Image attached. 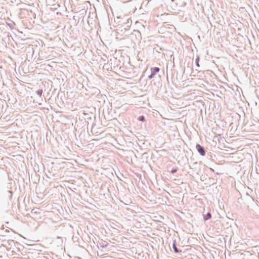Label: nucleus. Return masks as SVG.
I'll return each mask as SVG.
<instances>
[{"instance_id": "nucleus-6", "label": "nucleus", "mask_w": 259, "mask_h": 259, "mask_svg": "<svg viewBox=\"0 0 259 259\" xmlns=\"http://www.w3.org/2000/svg\"><path fill=\"white\" fill-rule=\"evenodd\" d=\"M177 171V169H172L171 171V173H175Z\"/></svg>"}, {"instance_id": "nucleus-1", "label": "nucleus", "mask_w": 259, "mask_h": 259, "mask_svg": "<svg viewBox=\"0 0 259 259\" xmlns=\"http://www.w3.org/2000/svg\"><path fill=\"white\" fill-rule=\"evenodd\" d=\"M196 148L199 153L202 155L204 156L205 154V151L203 148L199 144L196 145Z\"/></svg>"}, {"instance_id": "nucleus-3", "label": "nucleus", "mask_w": 259, "mask_h": 259, "mask_svg": "<svg viewBox=\"0 0 259 259\" xmlns=\"http://www.w3.org/2000/svg\"><path fill=\"white\" fill-rule=\"evenodd\" d=\"M211 217V215L210 213L208 212L205 215V216L204 217V219L205 220H207L208 219H210Z\"/></svg>"}, {"instance_id": "nucleus-4", "label": "nucleus", "mask_w": 259, "mask_h": 259, "mask_svg": "<svg viewBox=\"0 0 259 259\" xmlns=\"http://www.w3.org/2000/svg\"><path fill=\"white\" fill-rule=\"evenodd\" d=\"M138 119H139L140 121H145V117H144V116H140V117L138 118Z\"/></svg>"}, {"instance_id": "nucleus-5", "label": "nucleus", "mask_w": 259, "mask_h": 259, "mask_svg": "<svg viewBox=\"0 0 259 259\" xmlns=\"http://www.w3.org/2000/svg\"><path fill=\"white\" fill-rule=\"evenodd\" d=\"M199 58L198 57L197 58V59H196V65L198 67H199Z\"/></svg>"}, {"instance_id": "nucleus-9", "label": "nucleus", "mask_w": 259, "mask_h": 259, "mask_svg": "<svg viewBox=\"0 0 259 259\" xmlns=\"http://www.w3.org/2000/svg\"><path fill=\"white\" fill-rule=\"evenodd\" d=\"M41 93H42V91H40L39 92V94L41 95Z\"/></svg>"}, {"instance_id": "nucleus-2", "label": "nucleus", "mask_w": 259, "mask_h": 259, "mask_svg": "<svg viewBox=\"0 0 259 259\" xmlns=\"http://www.w3.org/2000/svg\"><path fill=\"white\" fill-rule=\"evenodd\" d=\"M159 68L158 67H154L151 69V72L152 73V75H155L156 73L159 72Z\"/></svg>"}, {"instance_id": "nucleus-8", "label": "nucleus", "mask_w": 259, "mask_h": 259, "mask_svg": "<svg viewBox=\"0 0 259 259\" xmlns=\"http://www.w3.org/2000/svg\"><path fill=\"white\" fill-rule=\"evenodd\" d=\"M154 75H152V73H151V74L149 76V78H151Z\"/></svg>"}, {"instance_id": "nucleus-7", "label": "nucleus", "mask_w": 259, "mask_h": 259, "mask_svg": "<svg viewBox=\"0 0 259 259\" xmlns=\"http://www.w3.org/2000/svg\"><path fill=\"white\" fill-rule=\"evenodd\" d=\"M174 250L176 252H178V250L177 249V248L176 247H174Z\"/></svg>"}]
</instances>
